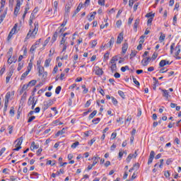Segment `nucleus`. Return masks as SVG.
<instances>
[{
    "instance_id": "12",
    "label": "nucleus",
    "mask_w": 181,
    "mask_h": 181,
    "mask_svg": "<svg viewBox=\"0 0 181 181\" xmlns=\"http://www.w3.org/2000/svg\"><path fill=\"white\" fill-rule=\"evenodd\" d=\"M95 74L96 76H103V74H104V71L102 69H100V67H97Z\"/></svg>"
},
{
    "instance_id": "34",
    "label": "nucleus",
    "mask_w": 181,
    "mask_h": 181,
    "mask_svg": "<svg viewBox=\"0 0 181 181\" xmlns=\"http://www.w3.org/2000/svg\"><path fill=\"white\" fill-rule=\"evenodd\" d=\"M159 66L160 67H165V66H166V60L165 59L161 60L159 63Z\"/></svg>"
},
{
    "instance_id": "39",
    "label": "nucleus",
    "mask_w": 181,
    "mask_h": 181,
    "mask_svg": "<svg viewBox=\"0 0 181 181\" xmlns=\"http://www.w3.org/2000/svg\"><path fill=\"white\" fill-rule=\"evenodd\" d=\"M127 70H129V66H122L121 68V71H122V73H125V71H127Z\"/></svg>"
},
{
    "instance_id": "64",
    "label": "nucleus",
    "mask_w": 181,
    "mask_h": 181,
    "mask_svg": "<svg viewBox=\"0 0 181 181\" xmlns=\"http://www.w3.org/2000/svg\"><path fill=\"white\" fill-rule=\"evenodd\" d=\"M49 42H50V37H47L45 41L44 42V46H46L47 45V43H49Z\"/></svg>"
},
{
    "instance_id": "18",
    "label": "nucleus",
    "mask_w": 181,
    "mask_h": 181,
    "mask_svg": "<svg viewBox=\"0 0 181 181\" xmlns=\"http://www.w3.org/2000/svg\"><path fill=\"white\" fill-rule=\"evenodd\" d=\"M34 149H39V145L35 144V141H33L31 143V146H30V150L33 151Z\"/></svg>"
},
{
    "instance_id": "14",
    "label": "nucleus",
    "mask_w": 181,
    "mask_h": 181,
    "mask_svg": "<svg viewBox=\"0 0 181 181\" xmlns=\"http://www.w3.org/2000/svg\"><path fill=\"white\" fill-rule=\"evenodd\" d=\"M160 37H159V42L162 43V42L165 41V39L166 37V34H164L163 33H160Z\"/></svg>"
},
{
    "instance_id": "19",
    "label": "nucleus",
    "mask_w": 181,
    "mask_h": 181,
    "mask_svg": "<svg viewBox=\"0 0 181 181\" xmlns=\"http://www.w3.org/2000/svg\"><path fill=\"white\" fill-rule=\"evenodd\" d=\"M16 142H17L16 146H21V145H22V143L23 142V137H20L16 141Z\"/></svg>"
},
{
    "instance_id": "3",
    "label": "nucleus",
    "mask_w": 181,
    "mask_h": 181,
    "mask_svg": "<svg viewBox=\"0 0 181 181\" xmlns=\"http://www.w3.org/2000/svg\"><path fill=\"white\" fill-rule=\"evenodd\" d=\"M67 35H69L68 33H65L64 34H62V38L60 41V46H62V45H67V42H66L67 37H66V36H67Z\"/></svg>"
},
{
    "instance_id": "54",
    "label": "nucleus",
    "mask_w": 181,
    "mask_h": 181,
    "mask_svg": "<svg viewBox=\"0 0 181 181\" xmlns=\"http://www.w3.org/2000/svg\"><path fill=\"white\" fill-rule=\"evenodd\" d=\"M111 70H112V71H115V70H117V64H112Z\"/></svg>"
},
{
    "instance_id": "20",
    "label": "nucleus",
    "mask_w": 181,
    "mask_h": 181,
    "mask_svg": "<svg viewBox=\"0 0 181 181\" xmlns=\"http://www.w3.org/2000/svg\"><path fill=\"white\" fill-rule=\"evenodd\" d=\"M29 73H30V71H25V72H24L21 77V80H25V78H26V77L28 76V74H29Z\"/></svg>"
},
{
    "instance_id": "38",
    "label": "nucleus",
    "mask_w": 181,
    "mask_h": 181,
    "mask_svg": "<svg viewBox=\"0 0 181 181\" xmlns=\"http://www.w3.org/2000/svg\"><path fill=\"white\" fill-rule=\"evenodd\" d=\"M36 85V80H32L28 83V86L30 87H33V86Z\"/></svg>"
},
{
    "instance_id": "26",
    "label": "nucleus",
    "mask_w": 181,
    "mask_h": 181,
    "mask_svg": "<svg viewBox=\"0 0 181 181\" xmlns=\"http://www.w3.org/2000/svg\"><path fill=\"white\" fill-rule=\"evenodd\" d=\"M30 85L29 83L28 84H24L22 87V89L21 90V93H23V91H25V90H28V88H29Z\"/></svg>"
},
{
    "instance_id": "29",
    "label": "nucleus",
    "mask_w": 181,
    "mask_h": 181,
    "mask_svg": "<svg viewBox=\"0 0 181 181\" xmlns=\"http://www.w3.org/2000/svg\"><path fill=\"white\" fill-rule=\"evenodd\" d=\"M133 158H134V155H132V153L129 154V156L126 159V162H127V163H129L131 162V159H132Z\"/></svg>"
},
{
    "instance_id": "16",
    "label": "nucleus",
    "mask_w": 181,
    "mask_h": 181,
    "mask_svg": "<svg viewBox=\"0 0 181 181\" xmlns=\"http://www.w3.org/2000/svg\"><path fill=\"white\" fill-rule=\"evenodd\" d=\"M57 35H59V33L57 32V30H56L51 40L52 43H54L56 40H57Z\"/></svg>"
},
{
    "instance_id": "7",
    "label": "nucleus",
    "mask_w": 181,
    "mask_h": 181,
    "mask_svg": "<svg viewBox=\"0 0 181 181\" xmlns=\"http://www.w3.org/2000/svg\"><path fill=\"white\" fill-rule=\"evenodd\" d=\"M155 158V151H151L148 158V165H151L153 162V158Z\"/></svg>"
},
{
    "instance_id": "41",
    "label": "nucleus",
    "mask_w": 181,
    "mask_h": 181,
    "mask_svg": "<svg viewBox=\"0 0 181 181\" xmlns=\"http://www.w3.org/2000/svg\"><path fill=\"white\" fill-rule=\"evenodd\" d=\"M35 102V98H33L32 100V97H30L28 99V105H32Z\"/></svg>"
},
{
    "instance_id": "43",
    "label": "nucleus",
    "mask_w": 181,
    "mask_h": 181,
    "mask_svg": "<svg viewBox=\"0 0 181 181\" xmlns=\"http://www.w3.org/2000/svg\"><path fill=\"white\" fill-rule=\"evenodd\" d=\"M100 121H101V119L100 117H97L95 119H93L92 120V122H93V124H98V122H100Z\"/></svg>"
},
{
    "instance_id": "40",
    "label": "nucleus",
    "mask_w": 181,
    "mask_h": 181,
    "mask_svg": "<svg viewBox=\"0 0 181 181\" xmlns=\"http://www.w3.org/2000/svg\"><path fill=\"white\" fill-rule=\"evenodd\" d=\"M33 67V63H32V61L30 62L28 66V71H30L32 70V68Z\"/></svg>"
},
{
    "instance_id": "51",
    "label": "nucleus",
    "mask_w": 181,
    "mask_h": 181,
    "mask_svg": "<svg viewBox=\"0 0 181 181\" xmlns=\"http://www.w3.org/2000/svg\"><path fill=\"white\" fill-rule=\"evenodd\" d=\"M95 46H97V40H94L91 42V47L92 48L95 47Z\"/></svg>"
},
{
    "instance_id": "15",
    "label": "nucleus",
    "mask_w": 181,
    "mask_h": 181,
    "mask_svg": "<svg viewBox=\"0 0 181 181\" xmlns=\"http://www.w3.org/2000/svg\"><path fill=\"white\" fill-rule=\"evenodd\" d=\"M115 42V39L114 38V37H112L110 40L107 43V46L109 47H112V46L114 45Z\"/></svg>"
},
{
    "instance_id": "24",
    "label": "nucleus",
    "mask_w": 181,
    "mask_h": 181,
    "mask_svg": "<svg viewBox=\"0 0 181 181\" xmlns=\"http://www.w3.org/2000/svg\"><path fill=\"white\" fill-rule=\"evenodd\" d=\"M16 29H18V24H15L13 28L10 31L11 34L15 35L17 33Z\"/></svg>"
},
{
    "instance_id": "5",
    "label": "nucleus",
    "mask_w": 181,
    "mask_h": 181,
    "mask_svg": "<svg viewBox=\"0 0 181 181\" xmlns=\"http://www.w3.org/2000/svg\"><path fill=\"white\" fill-rule=\"evenodd\" d=\"M161 91L163 93V97H164L165 100L168 101L169 98L170 97V95H169V90L166 89H162Z\"/></svg>"
},
{
    "instance_id": "59",
    "label": "nucleus",
    "mask_w": 181,
    "mask_h": 181,
    "mask_svg": "<svg viewBox=\"0 0 181 181\" xmlns=\"http://www.w3.org/2000/svg\"><path fill=\"white\" fill-rule=\"evenodd\" d=\"M40 64H42V60L39 59V60L37 61V69H40V67H42L40 66Z\"/></svg>"
},
{
    "instance_id": "1",
    "label": "nucleus",
    "mask_w": 181,
    "mask_h": 181,
    "mask_svg": "<svg viewBox=\"0 0 181 181\" xmlns=\"http://www.w3.org/2000/svg\"><path fill=\"white\" fill-rule=\"evenodd\" d=\"M38 30H39V22L36 21L34 23V28L33 27H30V29L25 38V42H26L28 39H30V37H35V36L37 35Z\"/></svg>"
},
{
    "instance_id": "49",
    "label": "nucleus",
    "mask_w": 181,
    "mask_h": 181,
    "mask_svg": "<svg viewBox=\"0 0 181 181\" xmlns=\"http://www.w3.org/2000/svg\"><path fill=\"white\" fill-rule=\"evenodd\" d=\"M63 134H64V129H62L61 131L57 132V133L56 134V136L63 135Z\"/></svg>"
},
{
    "instance_id": "28",
    "label": "nucleus",
    "mask_w": 181,
    "mask_h": 181,
    "mask_svg": "<svg viewBox=\"0 0 181 181\" xmlns=\"http://www.w3.org/2000/svg\"><path fill=\"white\" fill-rule=\"evenodd\" d=\"M95 115H97V110H93V112L90 113L88 117L89 119H93V117H95Z\"/></svg>"
},
{
    "instance_id": "60",
    "label": "nucleus",
    "mask_w": 181,
    "mask_h": 181,
    "mask_svg": "<svg viewBox=\"0 0 181 181\" xmlns=\"http://www.w3.org/2000/svg\"><path fill=\"white\" fill-rule=\"evenodd\" d=\"M156 57H158V53L154 52L151 57L152 60H156Z\"/></svg>"
},
{
    "instance_id": "62",
    "label": "nucleus",
    "mask_w": 181,
    "mask_h": 181,
    "mask_svg": "<svg viewBox=\"0 0 181 181\" xmlns=\"http://www.w3.org/2000/svg\"><path fill=\"white\" fill-rule=\"evenodd\" d=\"M36 117L35 116H31L28 118V122H32V121H33V119H35Z\"/></svg>"
},
{
    "instance_id": "57",
    "label": "nucleus",
    "mask_w": 181,
    "mask_h": 181,
    "mask_svg": "<svg viewBox=\"0 0 181 181\" xmlns=\"http://www.w3.org/2000/svg\"><path fill=\"white\" fill-rule=\"evenodd\" d=\"M36 45H32V47L30 49V52H31V53H33V52H35V50H36Z\"/></svg>"
},
{
    "instance_id": "48",
    "label": "nucleus",
    "mask_w": 181,
    "mask_h": 181,
    "mask_svg": "<svg viewBox=\"0 0 181 181\" xmlns=\"http://www.w3.org/2000/svg\"><path fill=\"white\" fill-rule=\"evenodd\" d=\"M18 60V58H16V57L13 56V57H11V58L10 59V61L12 63H16V61Z\"/></svg>"
},
{
    "instance_id": "10",
    "label": "nucleus",
    "mask_w": 181,
    "mask_h": 181,
    "mask_svg": "<svg viewBox=\"0 0 181 181\" xmlns=\"http://www.w3.org/2000/svg\"><path fill=\"white\" fill-rule=\"evenodd\" d=\"M151 60H152V58L151 57H146L145 59H144L142 61H141V63L143 64V66H146L147 64H149V62H151Z\"/></svg>"
},
{
    "instance_id": "25",
    "label": "nucleus",
    "mask_w": 181,
    "mask_h": 181,
    "mask_svg": "<svg viewBox=\"0 0 181 181\" xmlns=\"http://www.w3.org/2000/svg\"><path fill=\"white\" fill-rule=\"evenodd\" d=\"M79 11H81V6H80V4L78 6L77 8L74 11V15L72 16V18H74L77 13H78Z\"/></svg>"
},
{
    "instance_id": "9",
    "label": "nucleus",
    "mask_w": 181,
    "mask_h": 181,
    "mask_svg": "<svg viewBox=\"0 0 181 181\" xmlns=\"http://www.w3.org/2000/svg\"><path fill=\"white\" fill-rule=\"evenodd\" d=\"M122 40H124V34L122 33H120L117 37L116 42L117 45H121Z\"/></svg>"
},
{
    "instance_id": "55",
    "label": "nucleus",
    "mask_w": 181,
    "mask_h": 181,
    "mask_svg": "<svg viewBox=\"0 0 181 181\" xmlns=\"http://www.w3.org/2000/svg\"><path fill=\"white\" fill-rule=\"evenodd\" d=\"M98 4L101 5V6H104V5H105V0H98Z\"/></svg>"
},
{
    "instance_id": "21",
    "label": "nucleus",
    "mask_w": 181,
    "mask_h": 181,
    "mask_svg": "<svg viewBox=\"0 0 181 181\" xmlns=\"http://www.w3.org/2000/svg\"><path fill=\"white\" fill-rule=\"evenodd\" d=\"M159 166L160 169H162L163 168V159L160 160V165L159 163H157L154 165V168H156V166Z\"/></svg>"
},
{
    "instance_id": "32",
    "label": "nucleus",
    "mask_w": 181,
    "mask_h": 181,
    "mask_svg": "<svg viewBox=\"0 0 181 181\" xmlns=\"http://www.w3.org/2000/svg\"><path fill=\"white\" fill-rule=\"evenodd\" d=\"M9 114H10L11 117H14V115H15V107H11V110L9 111Z\"/></svg>"
},
{
    "instance_id": "2",
    "label": "nucleus",
    "mask_w": 181,
    "mask_h": 181,
    "mask_svg": "<svg viewBox=\"0 0 181 181\" xmlns=\"http://www.w3.org/2000/svg\"><path fill=\"white\" fill-rule=\"evenodd\" d=\"M12 54H13V48L11 47L7 52V56L8 57L7 63H8V64H12V62H11V59H12Z\"/></svg>"
},
{
    "instance_id": "56",
    "label": "nucleus",
    "mask_w": 181,
    "mask_h": 181,
    "mask_svg": "<svg viewBox=\"0 0 181 181\" xmlns=\"http://www.w3.org/2000/svg\"><path fill=\"white\" fill-rule=\"evenodd\" d=\"M173 21V25H174V26H175V25H176V23H177V16H174Z\"/></svg>"
},
{
    "instance_id": "44",
    "label": "nucleus",
    "mask_w": 181,
    "mask_h": 181,
    "mask_svg": "<svg viewBox=\"0 0 181 181\" xmlns=\"http://www.w3.org/2000/svg\"><path fill=\"white\" fill-rule=\"evenodd\" d=\"M60 91H62V86H57L55 89L56 94H60Z\"/></svg>"
},
{
    "instance_id": "46",
    "label": "nucleus",
    "mask_w": 181,
    "mask_h": 181,
    "mask_svg": "<svg viewBox=\"0 0 181 181\" xmlns=\"http://www.w3.org/2000/svg\"><path fill=\"white\" fill-rule=\"evenodd\" d=\"M11 77H12V74H9L6 78V83L8 84L9 83V81L11 80Z\"/></svg>"
},
{
    "instance_id": "30",
    "label": "nucleus",
    "mask_w": 181,
    "mask_h": 181,
    "mask_svg": "<svg viewBox=\"0 0 181 181\" xmlns=\"http://www.w3.org/2000/svg\"><path fill=\"white\" fill-rule=\"evenodd\" d=\"M78 145H80V142L76 141L75 143L72 144L71 148H72V149H76Z\"/></svg>"
},
{
    "instance_id": "50",
    "label": "nucleus",
    "mask_w": 181,
    "mask_h": 181,
    "mask_svg": "<svg viewBox=\"0 0 181 181\" xmlns=\"http://www.w3.org/2000/svg\"><path fill=\"white\" fill-rule=\"evenodd\" d=\"M140 39H141L140 41H139V45H144V42H145V36L142 35L140 37Z\"/></svg>"
},
{
    "instance_id": "42",
    "label": "nucleus",
    "mask_w": 181,
    "mask_h": 181,
    "mask_svg": "<svg viewBox=\"0 0 181 181\" xmlns=\"http://www.w3.org/2000/svg\"><path fill=\"white\" fill-rule=\"evenodd\" d=\"M175 42L172 43V45H170V54H173V50L175 49Z\"/></svg>"
},
{
    "instance_id": "35",
    "label": "nucleus",
    "mask_w": 181,
    "mask_h": 181,
    "mask_svg": "<svg viewBox=\"0 0 181 181\" xmlns=\"http://www.w3.org/2000/svg\"><path fill=\"white\" fill-rule=\"evenodd\" d=\"M110 59V52H106L104 55L103 62H107Z\"/></svg>"
},
{
    "instance_id": "47",
    "label": "nucleus",
    "mask_w": 181,
    "mask_h": 181,
    "mask_svg": "<svg viewBox=\"0 0 181 181\" xmlns=\"http://www.w3.org/2000/svg\"><path fill=\"white\" fill-rule=\"evenodd\" d=\"M118 94H119V95H120V97L122 98H123V99L125 98V94L122 92V90H119Z\"/></svg>"
},
{
    "instance_id": "31",
    "label": "nucleus",
    "mask_w": 181,
    "mask_h": 181,
    "mask_svg": "<svg viewBox=\"0 0 181 181\" xmlns=\"http://www.w3.org/2000/svg\"><path fill=\"white\" fill-rule=\"evenodd\" d=\"M5 16H6V11H5L1 16H0V25L4 22V19H5Z\"/></svg>"
},
{
    "instance_id": "6",
    "label": "nucleus",
    "mask_w": 181,
    "mask_h": 181,
    "mask_svg": "<svg viewBox=\"0 0 181 181\" xmlns=\"http://www.w3.org/2000/svg\"><path fill=\"white\" fill-rule=\"evenodd\" d=\"M51 105H52V101L51 100L45 101L44 105L42 106L43 111H46V110H47V108H49V107H51Z\"/></svg>"
},
{
    "instance_id": "45",
    "label": "nucleus",
    "mask_w": 181,
    "mask_h": 181,
    "mask_svg": "<svg viewBox=\"0 0 181 181\" xmlns=\"http://www.w3.org/2000/svg\"><path fill=\"white\" fill-rule=\"evenodd\" d=\"M23 67V62H20L18 64V66L17 68L18 71H21V70H22Z\"/></svg>"
},
{
    "instance_id": "33",
    "label": "nucleus",
    "mask_w": 181,
    "mask_h": 181,
    "mask_svg": "<svg viewBox=\"0 0 181 181\" xmlns=\"http://www.w3.org/2000/svg\"><path fill=\"white\" fill-rule=\"evenodd\" d=\"M95 15H97V12H93V13L90 15V17L88 18L89 22H91V21L95 18Z\"/></svg>"
},
{
    "instance_id": "22",
    "label": "nucleus",
    "mask_w": 181,
    "mask_h": 181,
    "mask_svg": "<svg viewBox=\"0 0 181 181\" xmlns=\"http://www.w3.org/2000/svg\"><path fill=\"white\" fill-rule=\"evenodd\" d=\"M93 163H92V166H95L97 163H98V160H100V157H93Z\"/></svg>"
},
{
    "instance_id": "58",
    "label": "nucleus",
    "mask_w": 181,
    "mask_h": 181,
    "mask_svg": "<svg viewBox=\"0 0 181 181\" xmlns=\"http://www.w3.org/2000/svg\"><path fill=\"white\" fill-rule=\"evenodd\" d=\"M133 83H134V84H136V86H139V81H138L136 80V78L133 77Z\"/></svg>"
},
{
    "instance_id": "52",
    "label": "nucleus",
    "mask_w": 181,
    "mask_h": 181,
    "mask_svg": "<svg viewBox=\"0 0 181 181\" xmlns=\"http://www.w3.org/2000/svg\"><path fill=\"white\" fill-rule=\"evenodd\" d=\"M111 98L112 104H114V105H117V104H118V101L115 99V98L112 96L111 97Z\"/></svg>"
},
{
    "instance_id": "13",
    "label": "nucleus",
    "mask_w": 181,
    "mask_h": 181,
    "mask_svg": "<svg viewBox=\"0 0 181 181\" xmlns=\"http://www.w3.org/2000/svg\"><path fill=\"white\" fill-rule=\"evenodd\" d=\"M180 45L177 44L175 48V56H179V54H180Z\"/></svg>"
},
{
    "instance_id": "37",
    "label": "nucleus",
    "mask_w": 181,
    "mask_h": 181,
    "mask_svg": "<svg viewBox=\"0 0 181 181\" xmlns=\"http://www.w3.org/2000/svg\"><path fill=\"white\" fill-rule=\"evenodd\" d=\"M138 25H139V19H136L135 21V23L134 25V28L135 30H136V29L138 28Z\"/></svg>"
},
{
    "instance_id": "63",
    "label": "nucleus",
    "mask_w": 181,
    "mask_h": 181,
    "mask_svg": "<svg viewBox=\"0 0 181 181\" xmlns=\"http://www.w3.org/2000/svg\"><path fill=\"white\" fill-rule=\"evenodd\" d=\"M96 139L95 138H93L90 140V142H88V145H90V146H91L93 145V144H94V142H95Z\"/></svg>"
},
{
    "instance_id": "23",
    "label": "nucleus",
    "mask_w": 181,
    "mask_h": 181,
    "mask_svg": "<svg viewBox=\"0 0 181 181\" xmlns=\"http://www.w3.org/2000/svg\"><path fill=\"white\" fill-rule=\"evenodd\" d=\"M9 98H11V92H8L5 96V103H9Z\"/></svg>"
},
{
    "instance_id": "11",
    "label": "nucleus",
    "mask_w": 181,
    "mask_h": 181,
    "mask_svg": "<svg viewBox=\"0 0 181 181\" xmlns=\"http://www.w3.org/2000/svg\"><path fill=\"white\" fill-rule=\"evenodd\" d=\"M127 50H128V43L125 42L122 45V53L125 54L127 53Z\"/></svg>"
},
{
    "instance_id": "61",
    "label": "nucleus",
    "mask_w": 181,
    "mask_h": 181,
    "mask_svg": "<svg viewBox=\"0 0 181 181\" xmlns=\"http://www.w3.org/2000/svg\"><path fill=\"white\" fill-rule=\"evenodd\" d=\"M91 105V100H88L86 103L85 104V108H88V106Z\"/></svg>"
},
{
    "instance_id": "17",
    "label": "nucleus",
    "mask_w": 181,
    "mask_h": 181,
    "mask_svg": "<svg viewBox=\"0 0 181 181\" xmlns=\"http://www.w3.org/2000/svg\"><path fill=\"white\" fill-rule=\"evenodd\" d=\"M59 6V1H54L52 6L54 8V13H56L57 12V6Z\"/></svg>"
},
{
    "instance_id": "4",
    "label": "nucleus",
    "mask_w": 181,
    "mask_h": 181,
    "mask_svg": "<svg viewBox=\"0 0 181 181\" xmlns=\"http://www.w3.org/2000/svg\"><path fill=\"white\" fill-rule=\"evenodd\" d=\"M71 6H73V0H69L65 7V12H70Z\"/></svg>"
},
{
    "instance_id": "36",
    "label": "nucleus",
    "mask_w": 181,
    "mask_h": 181,
    "mask_svg": "<svg viewBox=\"0 0 181 181\" xmlns=\"http://www.w3.org/2000/svg\"><path fill=\"white\" fill-rule=\"evenodd\" d=\"M8 104L7 103H4V115L6 114V111H8Z\"/></svg>"
},
{
    "instance_id": "53",
    "label": "nucleus",
    "mask_w": 181,
    "mask_h": 181,
    "mask_svg": "<svg viewBox=\"0 0 181 181\" xmlns=\"http://www.w3.org/2000/svg\"><path fill=\"white\" fill-rule=\"evenodd\" d=\"M38 69V74H39V76H42V74H43L44 69L42 68V66H40V69Z\"/></svg>"
},
{
    "instance_id": "8",
    "label": "nucleus",
    "mask_w": 181,
    "mask_h": 181,
    "mask_svg": "<svg viewBox=\"0 0 181 181\" xmlns=\"http://www.w3.org/2000/svg\"><path fill=\"white\" fill-rule=\"evenodd\" d=\"M21 5H22L19 1L16 3V7L14 8V15L18 16V13H19V11L21 10Z\"/></svg>"
},
{
    "instance_id": "27",
    "label": "nucleus",
    "mask_w": 181,
    "mask_h": 181,
    "mask_svg": "<svg viewBox=\"0 0 181 181\" xmlns=\"http://www.w3.org/2000/svg\"><path fill=\"white\" fill-rule=\"evenodd\" d=\"M50 62H52V59H47L45 62V67H49L50 66Z\"/></svg>"
}]
</instances>
